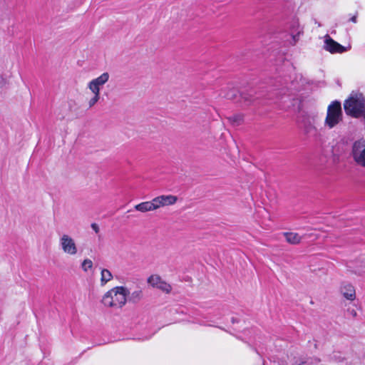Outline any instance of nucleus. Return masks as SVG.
Wrapping results in <instances>:
<instances>
[{"label": "nucleus", "mask_w": 365, "mask_h": 365, "mask_svg": "<svg viewBox=\"0 0 365 365\" xmlns=\"http://www.w3.org/2000/svg\"><path fill=\"white\" fill-rule=\"evenodd\" d=\"M113 279V274L107 269H102L101 272V284L105 285Z\"/></svg>", "instance_id": "obj_13"}, {"label": "nucleus", "mask_w": 365, "mask_h": 365, "mask_svg": "<svg viewBox=\"0 0 365 365\" xmlns=\"http://www.w3.org/2000/svg\"><path fill=\"white\" fill-rule=\"evenodd\" d=\"M324 48L331 53H342L349 51L351 48V46H343L327 34L324 36Z\"/></svg>", "instance_id": "obj_5"}, {"label": "nucleus", "mask_w": 365, "mask_h": 365, "mask_svg": "<svg viewBox=\"0 0 365 365\" xmlns=\"http://www.w3.org/2000/svg\"><path fill=\"white\" fill-rule=\"evenodd\" d=\"M130 291L125 287H115L108 291L103 297L102 303L105 307L121 308L126 302Z\"/></svg>", "instance_id": "obj_1"}, {"label": "nucleus", "mask_w": 365, "mask_h": 365, "mask_svg": "<svg viewBox=\"0 0 365 365\" xmlns=\"http://www.w3.org/2000/svg\"><path fill=\"white\" fill-rule=\"evenodd\" d=\"M93 96L88 101V107L92 108L100 99V94L93 93Z\"/></svg>", "instance_id": "obj_18"}, {"label": "nucleus", "mask_w": 365, "mask_h": 365, "mask_svg": "<svg viewBox=\"0 0 365 365\" xmlns=\"http://www.w3.org/2000/svg\"><path fill=\"white\" fill-rule=\"evenodd\" d=\"M302 32V31L299 28L298 23L294 22L291 30V36L292 38V41L291 42V43L294 45L298 41L299 35L301 34Z\"/></svg>", "instance_id": "obj_11"}, {"label": "nucleus", "mask_w": 365, "mask_h": 365, "mask_svg": "<svg viewBox=\"0 0 365 365\" xmlns=\"http://www.w3.org/2000/svg\"><path fill=\"white\" fill-rule=\"evenodd\" d=\"M109 73L107 72L103 73L98 77L91 80L88 83V88L91 91L92 93H98L100 94V91L101 88L103 86L105 83H106L109 80Z\"/></svg>", "instance_id": "obj_6"}, {"label": "nucleus", "mask_w": 365, "mask_h": 365, "mask_svg": "<svg viewBox=\"0 0 365 365\" xmlns=\"http://www.w3.org/2000/svg\"><path fill=\"white\" fill-rule=\"evenodd\" d=\"M350 21L354 22V23H356V16H352L351 19H350Z\"/></svg>", "instance_id": "obj_22"}, {"label": "nucleus", "mask_w": 365, "mask_h": 365, "mask_svg": "<svg viewBox=\"0 0 365 365\" xmlns=\"http://www.w3.org/2000/svg\"><path fill=\"white\" fill-rule=\"evenodd\" d=\"M343 118L341 103L334 101L327 108V116L324 124L329 129L333 128L338 125Z\"/></svg>", "instance_id": "obj_2"}, {"label": "nucleus", "mask_w": 365, "mask_h": 365, "mask_svg": "<svg viewBox=\"0 0 365 365\" xmlns=\"http://www.w3.org/2000/svg\"><path fill=\"white\" fill-rule=\"evenodd\" d=\"M143 296V292L141 290H135L133 291L128 298V300L133 302H138Z\"/></svg>", "instance_id": "obj_15"}, {"label": "nucleus", "mask_w": 365, "mask_h": 365, "mask_svg": "<svg viewBox=\"0 0 365 365\" xmlns=\"http://www.w3.org/2000/svg\"><path fill=\"white\" fill-rule=\"evenodd\" d=\"M147 282L153 287L158 289L163 292L169 293L171 291V286L158 274L150 275L148 278Z\"/></svg>", "instance_id": "obj_7"}, {"label": "nucleus", "mask_w": 365, "mask_h": 365, "mask_svg": "<svg viewBox=\"0 0 365 365\" xmlns=\"http://www.w3.org/2000/svg\"><path fill=\"white\" fill-rule=\"evenodd\" d=\"M304 130L306 133H311L313 131L316 130L315 127L310 122L304 123Z\"/></svg>", "instance_id": "obj_19"}, {"label": "nucleus", "mask_w": 365, "mask_h": 365, "mask_svg": "<svg viewBox=\"0 0 365 365\" xmlns=\"http://www.w3.org/2000/svg\"><path fill=\"white\" fill-rule=\"evenodd\" d=\"M91 228L96 233H98L100 231L99 226L96 223H92L91 224Z\"/></svg>", "instance_id": "obj_20"}, {"label": "nucleus", "mask_w": 365, "mask_h": 365, "mask_svg": "<svg viewBox=\"0 0 365 365\" xmlns=\"http://www.w3.org/2000/svg\"><path fill=\"white\" fill-rule=\"evenodd\" d=\"M351 155L358 165L365 168V140H359L353 143Z\"/></svg>", "instance_id": "obj_4"}, {"label": "nucleus", "mask_w": 365, "mask_h": 365, "mask_svg": "<svg viewBox=\"0 0 365 365\" xmlns=\"http://www.w3.org/2000/svg\"><path fill=\"white\" fill-rule=\"evenodd\" d=\"M59 247L62 252L70 256L78 254V249L75 240L68 234H63L59 238Z\"/></svg>", "instance_id": "obj_3"}, {"label": "nucleus", "mask_w": 365, "mask_h": 365, "mask_svg": "<svg viewBox=\"0 0 365 365\" xmlns=\"http://www.w3.org/2000/svg\"><path fill=\"white\" fill-rule=\"evenodd\" d=\"M154 200L156 208L159 209L163 207L174 205L177 202L178 197L172 195H163L155 197Z\"/></svg>", "instance_id": "obj_8"}, {"label": "nucleus", "mask_w": 365, "mask_h": 365, "mask_svg": "<svg viewBox=\"0 0 365 365\" xmlns=\"http://www.w3.org/2000/svg\"><path fill=\"white\" fill-rule=\"evenodd\" d=\"M283 235L286 241L291 245L299 244L302 239L299 234L294 232H284Z\"/></svg>", "instance_id": "obj_10"}, {"label": "nucleus", "mask_w": 365, "mask_h": 365, "mask_svg": "<svg viewBox=\"0 0 365 365\" xmlns=\"http://www.w3.org/2000/svg\"><path fill=\"white\" fill-rule=\"evenodd\" d=\"M356 273H358L359 274H360V272H357V271H354Z\"/></svg>", "instance_id": "obj_23"}, {"label": "nucleus", "mask_w": 365, "mask_h": 365, "mask_svg": "<svg viewBox=\"0 0 365 365\" xmlns=\"http://www.w3.org/2000/svg\"><path fill=\"white\" fill-rule=\"evenodd\" d=\"M341 292L343 295L348 299L351 300L355 297V290L354 287L351 284H346L341 287Z\"/></svg>", "instance_id": "obj_12"}, {"label": "nucleus", "mask_w": 365, "mask_h": 365, "mask_svg": "<svg viewBox=\"0 0 365 365\" xmlns=\"http://www.w3.org/2000/svg\"><path fill=\"white\" fill-rule=\"evenodd\" d=\"M135 210L141 212L154 211L157 210L154 198L151 201L140 202L134 207Z\"/></svg>", "instance_id": "obj_9"}, {"label": "nucleus", "mask_w": 365, "mask_h": 365, "mask_svg": "<svg viewBox=\"0 0 365 365\" xmlns=\"http://www.w3.org/2000/svg\"><path fill=\"white\" fill-rule=\"evenodd\" d=\"M237 91L236 89H231L227 93L224 94L223 96L227 99L234 100L237 98Z\"/></svg>", "instance_id": "obj_17"}, {"label": "nucleus", "mask_w": 365, "mask_h": 365, "mask_svg": "<svg viewBox=\"0 0 365 365\" xmlns=\"http://www.w3.org/2000/svg\"><path fill=\"white\" fill-rule=\"evenodd\" d=\"M244 116L242 114H236L228 118V120L234 125H239L243 122Z\"/></svg>", "instance_id": "obj_14"}, {"label": "nucleus", "mask_w": 365, "mask_h": 365, "mask_svg": "<svg viewBox=\"0 0 365 365\" xmlns=\"http://www.w3.org/2000/svg\"><path fill=\"white\" fill-rule=\"evenodd\" d=\"M93 267V262L89 259H84L81 263V268L84 272H88Z\"/></svg>", "instance_id": "obj_16"}, {"label": "nucleus", "mask_w": 365, "mask_h": 365, "mask_svg": "<svg viewBox=\"0 0 365 365\" xmlns=\"http://www.w3.org/2000/svg\"><path fill=\"white\" fill-rule=\"evenodd\" d=\"M241 98L242 99H244L245 102H247V103L251 102V99L246 94H242Z\"/></svg>", "instance_id": "obj_21"}]
</instances>
